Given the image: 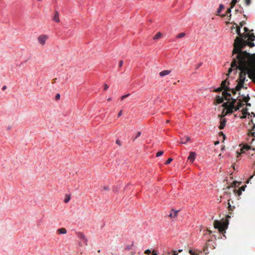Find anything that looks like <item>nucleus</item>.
I'll list each match as a JSON object with an SVG mask.
<instances>
[{
	"label": "nucleus",
	"mask_w": 255,
	"mask_h": 255,
	"mask_svg": "<svg viewBox=\"0 0 255 255\" xmlns=\"http://www.w3.org/2000/svg\"><path fill=\"white\" fill-rule=\"evenodd\" d=\"M239 69L240 70L239 77L237 80L238 84L237 85V90H241L244 88V84L245 83L246 75L248 76L255 69V58H233V61L231 64V68L228 70V74L232 71L233 69ZM250 79L255 83L252 79L249 76Z\"/></svg>",
	"instance_id": "1"
},
{
	"label": "nucleus",
	"mask_w": 255,
	"mask_h": 255,
	"mask_svg": "<svg viewBox=\"0 0 255 255\" xmlns=\"http://www.w3.org/2000/svg\"><path fill=\"white\" fill-rule=\"evenodd\" d=\"M248 34H242L241 36L237 37L234 43V49L232 51L233 58H255V54H251L242 50L247 45L250 47L255 46L254 42H250L248 39ZM250 77L255 82V69L249 74Z\"/></svg>",
	"instance_id": "2"
},
{
	"label": "nucleus",
	"mask_w": 255,
	"mask_h": 255,
	"mask_svg": "<svg viewBox=\"0 0 255 255\" xmlns=\"http://www.w3.org/2000/svg\"><path fill=\"white\" fill-rule=\"evenodd\" d=\"M228 224V219L223 221L215 220L214 222V227L215 228L218 229L221 233L223 234L225 233V230L227 229Z\"/></svg>",
	"instance_id": "3"
},
{
	"label": "nucleus",
	"mask_w": 255,
	"mask_h": 255,
	"mask_svg": "<svg viewBox=\"0 0 255 255\" xmlns=\"http://www.w3.org/2000/svg\"><path fill=\"white\" fill-rule=\"evenodd\" d=\"M232 101L230 102V106L227 109V112L225 114H232L234 112V110L235 111V104L237 102L236 99L231 98Z\"/></svg>",
	"instance_id": "4"
},
{
	"label": "nucleus",
	"mask_w": 255,
	"mask_h": 255,
	"mask_svg": "<svg viewBox=\"0 0 255 255\" xmlns=\"http://www.w3.org/2000/svg\"><path fill=\"white\" fill-rule=\"evenodd\" d=\"M48 36L46 35H41L38 37L37 39L41 45H44L45 44V41L48 39Z\"/></svg>",
	"instance_id": "5"
},
{
	"label": "nucleus",
	"mask_w": 255,
	"mask_h": 255,
	"mask_svg": "<svg viewBox=\"0 0 255 255\" xmlns=\"http://www.w3.org/2000/svg\"><path fill=\"white\" fill-rule=\"evenodd\" d=\"M236 100H238L239 102H238L237 106H235V111L238 110L240 108H241L244 105V104L242 103V102H243V98L239 99L238 98Z\"/></svg>",
	"instance_id": "6"
},
{
	"label": "nucleus",
	"mask_w": 255,
	"mask_h": 255,
	"mask_svg": "<svg viewBox=\"0 0 255 255\" xmlns=\"http://www.w3.org/2000/svg\"><path fill=\"white\" fill-rule=\"evenodd\" d=\"M196 153L194 152H190L189 153V155L188 157V160H190L191 162H193L196 157Z\"/></svg>",
	"instance_id": "7"
},
{
	"label": "nucleus",
	"mask_w": 255,
	"mask_h": 255,
	"mask_svg": "<svg viewBox=\"0 0 255 255\" xmlns=\"http://www.w3.org/2000/svg\"><path fill=\"white\" fill-rule=\"evenodd\" d=\"M56 233L58 235H65L67 234V231L64 228H61L57 230Z\"/></svg>",
	"instance_id": "8"
},
{
	"label": "nucleus",
	"mask_w": 255,
	"mask_h": 255,
	"mask_svg": "<svg viewBox=\"0 0 255 255\" xmlns=\"http://www.w3.org/2000/svg\"><path fill=\"white\" fill-rule=\"evenodd\" d=\"M178 212L179 210L176 211L172 209L168 216L171 218H175L177 216Z\"/></svg>",
	"instance_id": "9"
},
{
	"label": "nucleus",
	"mask_w": 255,
	"mask_h": 255,
	"mask_svg": "<svg viewBox=\"0 0 255 255\" xmlns=\"http://www.w3.org/2000/svg\"><path fill=\"white\" fill-rule=\"evenodd\" d=\"M190 140V137L188 136H184L183 137H181L180 143L182 144H186Z\"/></svg>",
	"instance_id": "10"
},
{
	"label": "nucleus",
	"mask_w": 255,
	"mask_h": 255,
	"mask_svg": "<svg viewBox=\"0 0 255 255\" xmlns=\"http://www.w3.org/2000/svg\"><path fill=\"white\" fill-rule=\"evenodd\" d=\"M226 120L225 119H222V118H221V121H220V125L219 127V128L220 129H222L224 128V127H225V125H226Z\"/></svg>",
	"instance_id": "11"
},
{
	"label": "nucleus",
	"mask_w": 255,
	"mask_h": 255,
	"mask_svg": "<svg viewBox=\"0 0 255 255\" xmlns=\"http://www.w3.org/2000/svg\"><path fill=\"white\" fill-rule=\"evenodd\" d=\"M59 12L57 11H55L54 15L53 17V20L56 22H59L60 19H59Z\"/></svg>",
	"instance_id": "12"
},
{
	"label": "nucleus",
	"mask_w": 255,
	"mask_h": 255,
	"mask_svg": "<svg viewBox=\"0 0 255 255\" xmlns=\"http://www.w3.org/2000/svg\"><path fill=\"white\" fill-rule=\"evenodd\" d=\"M250 98L248 95L247 96H243V101L245 103H246V105L247 106L250 107L251 106L250 103H249L248 102L250 100Z\"/></svg>",
	"instance_id": "13"
},
{
	"label": "nucleus",
	"mask_w": 255,
	"mask_h": 255,
	"mask_svg": "<svg viewBox=\"0 0 255 255\" xmlns=\"http://www.w3.org/2000/svg\"><path fill=\"white\" fill-rule=\"evenodd\" d=\"M229 85V82L227 81V80L226 79L222 82L221 84V87H223V89L224 90H226L227 88H229L226 85Z\"/></svg>",
	"instance_id": "14"
},
{
	"label": "nucleus",
	"mask_w": 255,
	"mask_h": 255,
	"mask_svg": "<svg viewBox=\"0 0 255 255\" xmlns=\"http://www.w3.org/2000/svg\"><path fill=\"white\" fill-rule=\"evenodd\" d=\"M248 34V40L250 42H252L255 40V36L254 33H247Z\"/></svg>",
	"instance_id": "15"
},
{
	"label": "nucleus",
	"mask_w": 255,
	"mask_h": 255,
	"mask_svg": "<svg viewBox=\"0 0 255 255\" xmlns=\"http://www.w3.org/2000/svg\"><path fill=\"white\" fill-rule=\"evenodd\" d=\"M171 70H166L162 71L159 73V75L161 77H164L166 75L169 74L171 73Z\"/></svg>",
	"instance_id": "16"
},
{
	"label": "nucleus",
	"mask_w": 255,
	"mask_h": 255,
	"mask_svg": "<svg viewBox=\"0 0 255 255\" xmlns=\"http://www.w3.org/2000/svg\"><path fill=\"white\" fill-rule=\"evenodd\" d=\"M251 149V146L249 145H244L240 149L242 153L244 152L245 151Z\"/></svg>",
	"instance_id": "17"
},
{
	"label": "nucleus",
	"mask_w": 255,
	"mask_h": 255,
	"mask_svg": "<svg viewBox=\"0 0 255 255\" xmlns=\"http://www.w3.org/2000/svg\"><path fill=\"white\" fill-rule=\"evenodd\" d=\"M242 114L243 116L241 117V119H245L246 118L247 115H249V113H248V109L247 108L244 109L242 110Z\"/></svg>",
	"instance_id": "18"
},
{
	"label": "nucleus",
	"mask_w": 255,
	"mask_h": 255,
	"mask_svg": "<svg viewBox=\"0 0 255 255\" xmlns=\"http://www.w3.org/2000/svg\"><path fill=\"white\" fill-rule=\"evenodd\" d=\"M228 91H226V90H225V91L222 93L223 96L224 97L226 100H228L227 97H230L231 96V94L229 93Z\"/></svg>",
	"instance_id": "19"
},
{
	"label": "nucleus",
	"mask_w": 255,
	"mask_h": 255,
	"mask_svg": "<svg viewBox=\"0 0 255 255\" xmlns=\"http://www.w3.org/2000/svg\"><path fill=\"white\" fill-rule=\"evenodd\" d=\"M240 90H237V86H236L235 88L234 89H231L230 88H227L226 89V91H229L230 92H232V93L235 95L236 94L237 91H239Z\"/></svg>",
	"instance_id": "20"
},
{
	"label": "nucleus",
	"mask_w": 255,
	"mask_h": 255,
	"mask_svg": "<svg viewBox=\"0 0 255 255\" xmlns=\"http://www.w3.org/2000/svg\"><path fill=\"white\" fill-rule=\"evenodd\" d=\"M216 102L218 104H221L224 101V98L222 97H221L219 96H217L216 98Z\"/></svg>",
	"instance_id": "21"
},
{
	"label": "nucleus",
	"mask_w": 255,
	"mask_h": 255,
	"mask_svg": "<svg viewBox=\"0 0 255 255\" xmlns=\"http://www.w3.org/2000/svg\"><path fill=\"white\" fill-rule=\"evenodd\" d=\"M234 25H236V33H237V34L239 35V36H241V34L242 33H241V31H240L241 27H239V25H238L237 23H234Z\"/></svg>",
	"instance_id": "22"
},
{
	"label": "nucleus",
	"mask_w": 255,
	"mask_h": 255,
	"mask_svg": "<svg viewBox=\"0 0 255 255\" xmlns=\"http://www.w3.org/2000/svg\"><path fill=\"white\" fill-rule=\"evenodd\" d=\"M70 199H71L70 195H68V194H66L65 196V199L64 200V202L65 203H67L70 200Z\"/></svg>",
	"instance_id": "23"
},
{
	"label": "nucleus",
	"mask_w": 255,
	"mask_h": 255,
	"mask_svg": "<svg viewBox=\"0 0 255 255\" xmlns=\"http://www.w3.org/2000/svg\"><path fill=\"white\" fill-rule=\"evenodd\" d=\"M189 253L191 255H199L197 250H190Z\"/></svg>",
	"instance_id": "24"
},
{
	"label": "nucleus",
	"mask_w": 255,
	"mask_h": 255,
	"mask_svg": "<svg viewBox=\"0 0 255 255\" xmlns=\"http://www.w3.org/2000/svg\"><path fill=\"white\" fill-rule=\"evenodd\" d=\"M162 36L161 33L158 32H157L156 35L153 37V39L157 40L159 39Z\"/></svg>",
	"instance_id": "25"
},
{
	"label": "nucleus",
	"mask_w": 255,
	"mask_h": 255,
	"mask_svg": "<svg viewBox=\"0 0 255 255\" xmlns=\"http://www.w3.org/2000/svg\"><path fill=\"white\" fill-rule=\"evenodd\" d=\"M255 128V125L254 124V125L253 126V128H252V130H251L250 131V133H249V135H251V136H254V137H255V132H254L253 130H254V129Z\"/></svg>",
	"instance_id": "26"
},
{
	"label": "nucleus",
	"mask_w": 255,
	"mask_h": 255,
	"mask_svg": "<svg viewBox=\"0 0 255 255\" xmlns=\"http://www.w3.org/2000/svg\"><path fill=\"white\" fill-rule=\"evenodd\" d=\"M237 1H238L237 0H232L231 2L230 3L231 8H233L234 7V6L236 5Z\"/></svg>",
	"instance_id": "27"
},
{
	"label": "nucleus",
	"mask_w": 255,
	"mask_h": 255,
	"mask_svg": "<svg viewBox=\"0 0 255 255\" xmlns=\"http://www.w3.org/2000/svg\"><path fill=\"white\" fill-rule=\"evenodd\" d=\"M224 8V5L222 4H220L219 6V8L217 11V15H219L221 11Z\"/></svg>",
	"instance_id": "28"
},
{
	"label": "nucleus",
	"mask_w": 255,
	"mask_h": 255,
	"mask_svg": "<svg viewBox=\"0 0 255 255\" xmlns=\"http://www.w3.org/2000/svg\"><path fill=\"white\" fill-rule=\"evenodd\" d=\"M241 182H237V181H234L232 185V187H236L237 186H239L240 184H241Z\"/></svg>",
	"instance_id": "29"
},
{
	"label": "nucleus",
	"mask_w": 255,
	"mask_h": 255,
	"mask_svg": "<svg viewBox=\"0 0 255 255\" xmlns=\"http://www.w3.org/2000/svg\"><path fill=\"white\" fill-rule=\"evenodd\" d=\"M230 106V102H227L223 103V107L226 109Z\"/></svg>",
	"instance_id": "30"
},
{
	"label": "nucleus",
	"mask_w": 255,
	"mask_h": 255,
	"mask_svg": "<svg viewBox=\"0 0 255 255\" xmlns=\"http://www.w3.org/2000/svg\"><path fill=\"white\" fill-rule=\"evenodd\" d=\"M228 205H229L228 209H229V214H231L232 213L231 211H233L235 207L234 206L232 207L231 205H230V203H228Z\"/></svg>",
	"instance_id": "31"
},
{
	"label": "nucleus",
	"mask_w": 255,
	"mask_h": 255,
	"mask_svg": "<svg viewBox=\"0 0 255 255\" xmlns=\"http://www.w3.org/2000/svg\"><path fill=\"white\" fill-rule=\"evenodd\" d=\"M79 237H80L81 239H83V240H84V241H85V242H86L87 241V239H86V238L85 237V235H84V234H83L81 233V234H80V236H79Z\"/></svg>",
	"instance_id": "32"
},
{
	"label": "nucleus",
	"mask_w": 255,
	"mask_h": 255,
	"mask_svg": "<svg viewBox=\"0 0 255 255\" xmlns=\"http://www.w3.org/2000/svg\"><path fill=\"white\" fill-rule=\"evenodd\" d=\"M185 35V33L182 32V33H179L178 35H177V38H181L183 37Z\"/></svg>",
	"instance_id": "33"
},
{
	"label": "nucleus",
	"mask_w": 255,
	"mask_h": 255,
	"mask_svg": "<svg viewBox=\"0 0 255 255\" xmlns=\"http://www.w3.org/2000/svg\"><path fill=\"white\" fill-rule=\"evenodd\" d=\"M245 4L246 6H248L251 3V0H244Z\"/></svg>",
	"instance_id": "34"
},
{
	"label": "nucleus",
	"mask_w": 255,
	"mask_h": 255,
	"mask_svg": "<svg viewBox=\"0 0 255 255\" xmlns=\"http://www.w3.org/2000/svg\"><path fill=\"white\" fill-rule=\"evenodd\" d=\"M234 192L237 194V195L240 196L241 194H242V192L240 190H237L236 189H234Z\"/></svg>",
	"instance_id": "35"
},
{
	"label": "nucleus",
	"mask_w": 255,
	"mask_h": 255,
	"mask_svg": "<svg viewBox=\"0 0 255 255\" xmlns=\"http://www.w3.org/2000/svg\"><path fill=\"white\" fill-rule=\"evenodd\" d=\"M223 90V87H220L218 88L217 89H215L214 90V91L215 92H219L222 91Z\"/></svg>",
	"instance_id": "36"
},
{
	"label": "nucleus",
	"mask_w": 255,
	"mask_h": 255,
	"mask_svg": "<svg viewBox=\"0 0 255 255\" xmlns=\"http://www.w3.org/2000/svg\"><path fill=\"white\" fill-rule=\"evenodd\" d=\"M163 151H159L156 153V157H159V156L162 155L163 154Z\"/></svg>",
	"instance_id": "37"
},
{
	"label": "nucleus",
	"mask_w": 255,
	"mask_h": 255,
	"mask_svg": "<svg viewBox=\"0 0 255 255\" xmlns=\"http://www.w3.org/2000/svg\"><path fill=\"white\" fill-rule=\"evenodd\" d=\"M246 187H247V186L246 185H245L244 186H242L241 187H240L239 190H240L241 191L243 192V191H245V188Z\"/></svg>",
	"instance_id": "38"
},
{
	"label": "nucleus",
	"mask_w": 255,
	"mask_h": 255,
	"mask_svg": "<svg viewBox=\"0 0 255 255\" xmlns=\"http://www.w3.org/2000/svg\"><path fill=\"white\" fill-rule=\"evenodd\" d=\"M173 160V159L171 158H168L167 161L165 162V164H169Z\"/></svg>",
	"instance_id": "39"
},
{
	"label": "nucleus",
	"mask_w": 255,
	"mask_h": 255,
	"mask_svg": "<svg viewBox=\"0 0 255 255\" xmlns=\"http://www.w3.org/2000/svg\"><path fill=\"white\" fill-rule=\"evenodd\" d=\"M246 23V22L245 21H242L240 22V25L239 27H240L241 28L242 27L244 24Z\"/></svg>",
	"instance_id": "40"
},
{
	"label": "nucleus",
	"mask_w": 255,
	"mask_h": 255,
	"mask_svg": "<svg viewBox=\"0 0 255 255\" xmlns=\"http://www.w3.org/2000/svg\"><path fill=\"white\" fill-rule=\"evenodd\" d=\"M130 95L129 94H128L127 95H124L121 97V100H123L124 99L126 98L127 97H128Z\"/></svg>",
	"instance_id": "41"
},
{
	"label": "nucleus",
	"mask_w": 255,
	"mask_h": 255,
	"mask_svg": "<svg viewBox=\"0 0 255 255\" xmlns=\"http://www.w3.org/2000/svg\"><path fill=\"white\" fill-rule=\"evenodd\" d=\"M236 12H239L240 13H242L244 12V10L242 9V8H241L240 9H236Z\"/></svg>",
	"instance_id": "42"
},
{
	"label": "nucleus",
	"mask_w": 255,
	"mask_h": 255,
	"mask_svg": "<svg viewBox=\"0 0 255 255\" xmlns=\"http://www.w3.org/2000/svg\"><path fill=\"white\" fill-rule=\"evenodd\" d=\"M151 253V251L150 250L148 249V250H146L145 252H144V254H146V255H149Z\"/></svg>",
	"instance_id": "43"
},
{
	"label": "nucleus",
	"mask_w": 255,
	"mask_h": 255,
	"mask_svg": "<svg viewBox=\"0 0 255 255\" xmlns=\"http://www.w3.org/2000/svg\"><path fill=\"white\" fill-rule=\"evenodd\" d=\"M178 255L177 251H176L175 250H173L172 251V255Z\"/></svg>",
	"instance_id": "44"
},
{
	"label": "nucleus",
	"mask_w": 255,
	"mask_h": 255,
	"mask_svg": "<svg viewBox=\"0 0 255 255\" xmlns=\"http://www.w3.org/2000/svg\"><path fill=\"white\" fill-rule=\"evenodd\" d=\"M104 90H107L108 88H109V86H108V85L107 84H105L104 85Z\"/></svg>",
	"instance_id": "45"
},
{
	"label": "nucleus",
	"mask_w": 255,
	"mask_h": 255,
	"mask_svg": "<svg viewBox=\"0 0 255 255\" xmlns=\"http://www.w3.org/2000/svg\"><path fill=\"white\" fill-rule=\"evenodd\" d=\"M60 97V95L59 94H57L55 97V99L56 100H59Z\"/></svg>",
	"instance_id": "46"
},
{
	"label": "nucleus",
	"mask_w": 255,
	"mask_h": 255,
	"mask_svg": "<svg viewBox=\"0 0 255 255\" xmlns=\"http://www.w3.org/2000/svg\"><path fill=\"white\" fill-rule=\"evenodd\" d=\"M116 143L118 144V145H119L120 146L122 145V143H121V142L120 141V140L119 139H117L116 140Z\"/></svg>",
	"instance_id": "47"
},
{
	"label": "nucleus",
	"mask_w": 255,
	"mask_h": 255,
	"mask_svg": "<svg viewBox=\"0 0 255 255\" xmlns=\"http://www.w3.org/2000/svg\"><path fill=\"white\" fill-rule=\"evenodd\" d=\"M122 114H123V111H122V110H121L118 113V117H120L122 115Z\"/></svg>",
	"instance_id": "48"
},
{
	"label": "nucleus",
	"mask_w": 255,
	"mask_h": 255,
	"mask_svg": "<svg viewBox=\"0 0 255 255\" xmlns=\"http://www.w3.org/2000/svg\"><path fill=\"white\" fill-rule=\"evenodd\" d=\"M220 135H222L223 136V139H224H224H225L226 135H225V134H224L223 133V132H222V131H221V132H220Z\"/></svg>",
	"instance_id": "49"
},
{
	"label": "nucleus",
	"mask_w": 255,
	"mask_h": 255,
	"mask_svg": "<svg viewBox=\"0 0 255 255\" xmlns=\"http://www.w3.org/2000/svg\"><path fill=\"white\" fill-rule=\"evenodd\" d=\"M152 255H157V252L155 250H153L152 252Z\"/></svg>",
	"instance_id": "50"
},
{
	"label": "nucleus",
	"mask_w": 255,
	"mask_h": 255,
	"mask_svg": "<svg viewBox=\"0 0 255 255\" xmlns=\"http://www.w3.org/2000/svg\"><path fill=\"white\" fill-rule=\"evenodd\" d=\"M123 61L121 60L119 62V67H121L123 66Z\"/></svg>",
	"instance_id": "51"
},
{
	"label": "nucleus",
	"mask_w": 255,
	"mask_h": 255,
	"mask_svg": "<svg viewBox=\"0 0 255 255\" xmlns=\"http://www.w3.org/2000/svg\"><path fill=\"white\" fill-rule=\"evenodd\" d=\"M140 134H141V132L140 131H138L137 132V135H136V136L135 137V138H137L138 136H139L140 135Z\"/></svg>",
	"instance_id": "52"
},
{
	"label": "nucleus",
	"mask_w": 255,
	"mask_h": 255,
	"mask_svg": "<svg viewBox=\"0 0 255 255\" xmlns=\"http://www.w3.org/2000/svg\"><path fill=\"white\" fill-rule=\"evenodd\" d=\"M231 9H232V8H231V7H230L229 8H228V9H227V11H226V12H227V13H230L231 12Z\"/></svg>",
	"instance_id": "53"
},
{
	"label": "nucleus",
	"mask_w": 255,
	"mask_h": 255,
	"mask_svg": "<svg viewBox=\"0 0 255 255\" xmlns=\"http://www.w3.org/2000/svg\"><path fill=\"white\" fill-rule=\"evenodd\" d=\"M170 253L169 252H167L163 254L162 255H170Z\"/></svg>",
	"instance_id": "54"
},
{
	"label": "nucleus",
	"mask_w": 255,
	"mask_h": 255,
	"mask_svg": "<svg viewBox=\"0 0 255 255\" xmlns=\"http://www.w3.org/2000/svg\"><path fill=\"white\" fill-rule=\"evenodd\" d=\"M244 29L245 30V32H247L248 31H249L248 28L246 27H244Z\"/></svg>",
	"instance_id": "55"
},
{
	"label": "nucleus",
	"mask_w": 255,
	"mask_h": 255,
	"mask_svg": "<svg viewBox=\"0 0 255 255\" xmlns=\"http://www.w3.org/2000/svg\"><path fill=\"white\" fill-rule=\"evenodd\" d=\"M104 189L105 190H109V187L105 186L104 187Z\"/></svg>",
	"instance_id": "56"
},
{
	"label": "nucleus",
	"mask_w": 255,
	"mask_h": 255,
	"mask_svg": "<svg viewBox=\"0 0 255 255\" xmlns=\"http://www.w3.org/2000/svg\"><path fill=\"white\" fill-rule=\"evenodd\" d=\"M237 153L238 154L237 157H238L241 155V153H239V152H237Z\"/></svg>",
	"instance_id": "57"
},
{
	"label": "nucleus",
	"mask_w": 255,
	"mask_h": 255,
	"mask_svg": "<svg viewBox=\"0 0 255 255\" xmlns=\"http://www.w3.org/2000/svg\"><path fill=\"white\" fill-rule=\"evenodd\" d=\"M182 251H183V250H182V249H181V250H178V251L177 252H178V253H181V252H182Z\"/></svg>",
	"instance_id": "58"
},
{
	"label": "nucleus",
	"mask_w": 255,
	"mask_h": 255,
	"mask_svg": "<svg viewBox=\"0 0 255 255\" xmlns=\"http://www.w3.org/2000/svg\"><path fill=\"white\" fill-rule=\"evenodd\" d=\"M255 175V171H254V174L251 176V178H253V176H254V175Z\"/></svg>",
	"instance_id": "59"
},
{
	"label": "nucleus",
	"mask_w": 255,
	"mask_h": 255,
	"mask_svg": "<svg viewBox=\"0 0 255 255\" xmlns=\"http://www.w3.org/2000/svg\"><path fill=\"white\" fill-rule=\"evenodd\" d=\"M111 100H112L111 98H109L107 99V100H108V101H110Z\"/></svg>",
	"instance_id": "60"
},
{
	"label": "nucleus",
	"mask_w": 255,
	"mask_h": 255,
	"mask_svg": "<svg viewBox=\"0 0 255 255\" xmlns=\"http://www.w3.org/2000/svg\"><path fill=\"white\" fill-rule=\"evenodd\" d=\"M219 142L218 141H217L216 142H215V144L216 145V144H218Z\"/></svg>",
	"instance_id": "61"
},
{
	"label": "nucleus",
	"mask_w": 255,
	"mask_h": 255,
	"mask_svg": "<svg viewBox=\"0 0 255 255\" xmlns=\"http://www.w3.org/2000/svg\"><path fill=\"white\" fill-rule=\"evenodd\" d=\"M230 217H231V216L229 215L227 216V218H229Z\"/></svg>",
	"instance_id": "62"
},
{
	"label": "nucleus",
	"mask_w": 255,
	"mask_h": 255,
	"mask_svg": "<svg viewBox=\"0 0 255 255\" xmlns=\"http://www.w3.org/2000/svg\"><path fill=\"white\" fill-rule=\"evenodd\" d=\"M2 89H3V90H4V89H6V86H4L2 88Z\"/></svg>",
	"instance_id": "63"
},
{
	"label": "nucleus",
	"mask_w": 255,
	"mask_h": 255,
	"mask_svg": "<svg viewBox=\"0 0 255 255\" xmlns=\"http://www.w3.org/2000/svg\"><path fill=\"white\" fill-rule=\"evenodd\" d=\"M166 122V123H168L169 122V120H167Z\"/></svg>",
	"instance_id": "64"
}]
</instances>
